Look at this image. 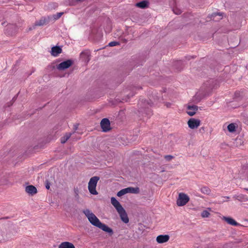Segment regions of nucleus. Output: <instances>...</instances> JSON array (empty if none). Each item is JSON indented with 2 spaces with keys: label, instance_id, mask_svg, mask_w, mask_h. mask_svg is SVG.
<instances>
[{
  "label": "nucleus",
  "instance_id": "393cba45",
  "mask_svg": "<svg viewBox=\"0 0 248 248\" xmlns=\"http://www.w3.org/2000/svg\"><path fill=\"white\" fill-rule=\"evenodd\" d=\"M119 45V42H116V41H113V42H110L108 44V46H116Z\"/></svg>",
  "mask_w": 248,
  "mask_h": 248
},
{
  "label": "nucleus",
  "instance_id": "ddd939ff",
  "mask_svg": "<svg viewBox=\"0 0 248 248\" xmlns=\"http://www.w3.org/2000/svg\"><path fill=\"white\" fill-rule=\"evenodd\" d=\"M222 219L231 225L234 226H237L239 225L238 223L231 217H223Z\"/></svg>",
  "mask_w": 248,
  "mask_h": 248
},
{
  "label": "nucleus",
  "instance_id": "f03ea898",
  "mask_svg": "<svg viewBox=\"0 0 248 248\" xmlns=\"http://www.w3.org/2000/svg\"><path fill=\"white\" fill-rule=\"evenodd\" d=\"M99 179L100 178L98 176H93L90 178L88 183V188L91 194L94 195L98 194V192L96 190V187Z\"/></svg>",
  "mask_w": 248,
  "mask_h": 248
},
{
  "label": "nucleus",
  "instance_id": "4468645a",
  "mask_svg": "<svg viewBox=\"0 0 248 248\" xmlns=\"http://www.w3.org/2000/svg\"><path fill=\"white\" fill-rule=\"evenodd\" d=\"M62 52V49L59 46H54L51 48V54L54 57L58 56Z\"/></svg>",
  "mask_w": 248,
  "mask_h": 248
},
{
  "label": "nucleus",
  "instance_id": "2f4dec72",
  "mask_svg": "<svg viewBox=\"0 0 248 248\" xmlns=\"http://www.w3.org/2000/svg\"><path fill=\"white\" fill-rule=\"evenodd\" d=\"M245 190H248V188H245Z\"/></svg>",
  "mask_w": 248,
  "mask_h": 248
},
{
  "label": "nucleus",
  "instance_id": "c85d7f7f",
  "mask_svg": "<svg viewBox=\"0 0 248 248\" xmlns=\"http://www.w3.org/2000/svg\"><path fill=\"white\" fill-rule=\"evenodd\" d=\"M46 188L47 189H49V185H46Z\"/></svg>",
  "mask_w": 248,
  "mask_h": 248
},
{
  "label": "nucleus",
  "instance_id": "20e7f679",
  "mask_svg": "<svg viewBox=\"0 0 248 248\" xmlns=\"http://www.w3.org/2000/svg\"><path fill=\"white\" fill-rule=\"evenodd\" d=\"M189 201V197L184 193H180L176 201L178 206L185 205Z\"/></svg>",
  "mask_w": 248,
  "mask_h": 248
},
{
  "label": "nucleus",
  "instance_id": "b1692460",
  "mask_svg": "<svg viewBox=\"0 0 248 248\" xmlns=\"http://www.w3.org/2000/svg\"><path fill=\"white\" fill-rule=\"evenodd\" d=\"M62 15H63V13L62 12L58 13L54 15L53 16V17L54 20H57V19H59V18H60V17Z\"/></svg>",
  "mask_w": 248,
  "mask_h": 248
},
{
  "label": "nucleus",
  "instance_id": "6e6552de",
  "mask_svg": "<svg viewBox=\"0 0 248 248\" xmlns=\"http://www.w3.org/2000/svg\"><path fill=\"white\" fill-rule=\"evenodd\" d=\"M80 60L85 64L90 60V53L88 51H83L80 54Z\"/></svg>",
  "mask_w": 248,
  "mask_h": 248
},
{
  "label": "nucleus",
  "instance_id": "412c9836",
  "mask_svg": "<svg viewBox=\"0 0 248 248\" xmlns=\"http://www.w3.org/2000/svg\"><path fill=\"white\" fill-rule=\"evenodd\" d=\"M71 133H66L63 137L61 139V142L62 143H64L71 137Z\"/></svg>",
  "mask_w": 248,
  "mask_h": 248
},
{
  "label": "nucleus",
  "instance_id": "f257e3e1",
  "mask_svg": "<svg viewBox=\"0 0 248 248\" xmlns=\"http://www.w3.org/2000/svg\"><path fill=\"white\" fill-rule=\"evenodd\" d=\"M83 213L87 217L90 223L96 227L101 229L103 231L107 232L110 234L113 233L112 230L107 225L102 223L97 217L89 209H85L83 211Z\"/></svg>",
  "mask_w": 248,
  "mask_h": 248
},
{
  "label": "nucleus",
  "instance_id": "39448f33",
  "mask_svg": "<svg viewBox=\"0 0 248 248\" xmlns=\"http://www.w3.org/2000/svg\"><path fill=\"white\" fill-rule=\"evenodd\" d=\"M201 121L195 118H190L187 122V124L191 129L197 128L201 125Z\"/></svg>",
  "mask_w": 248,
  "mask_h": 248
},
{
  "label": "nucleus",
  "instance_id": "423d86ee",
  "mask_svg": "<svg viewBox=\"0 0 248 248\" xmlns=\"http://www.w3.org/2000/svg\"><path fill=\"white\" fill-rule=\"evenodd\" d=\"M73 63V62L71 60H68L63 62L57 65V68L59 70H63L69 68Z\"/></svg>",
  "mask_w": 248,
  "mask_h": 248
},
{
  "label": "nucleus",
  "instance_id": "dca6fc26",
  "mask_svg": "<svg viewBox=\"0 0 248 248\" xmlns=\"http://www.w3.org/2000/svg\"><path fill=\"white\" fill-rule=\"evenodd\" d=\"M233 198L241 202H245L248 201L247 196L243 194H239L233 196Z\"/></svg>",
  "mask_w": 248,
  "mask_h": 248
},
{
  "label": "nucleus",
  "instance_id": "4be33fe9",
  "mask_svg": "<svg viewBox=\"0 0 248 248\" xmlns=\"http://www.w3.org/2000/svg\"><path fill=\"white\" fill-rule=\"evenodd\" d=\"M201 191L204 194L208 195L211 192V190L209 188L206 186H204L201 188Z\"/></svg>",
  "mask_w": 248,
  "mask_h": 248
},
{
  "label": "nucleus",
  "instance_id": "7ed1b4c3",
  "mask_svg": "<svg viewBox=\"0 0 248 248\" xmlns=\"http://www.w3.org/2000/svg\"><path fill=\"white\" fill-rule=\"evenodd\" d=\"M140 192V188L138 187H128L127 188H125L122 189L120 191H119L117 195L118 197H121L127 193H133V194H138Z\"/></svg>",
  "mask_w": 248,
  "mask_h": 248
},
{
  "label": "nucleus",
  "instance_id": "f3484780",
  "mask_svg": "<svg viewBox=\"0 0 248 248\" xmlns=\"http://www.w3.org/2000/svg\"><path fill=\"white\" fill-rule=\"evenodd\" d=\"M59 248H75L74 245L69 242H64L62 243L59 246Z\"/></svg>",
  "mask_w": 248,
  "mask_h": 248
},
{
  "label": "nucleus",
  "instance_id": "bb28decb",
  "mask_svg": "<svg viewBox=\"0 0 248 248\" xmlns=\"http://www.w3.org/2000/svg\"><path fill=\"white\" fill-rule=\"evenodd\" d=\"M173 12L176 15H179L181 14V12L180 10L178 9L177 8H175L173 9Z\"/></svg>",
  "mask_w": 248,
  "mask_h": 248
},
{
  "label": "nucleus",
  "instance_id": "5701e85b",
  "mask_svg": "<svg viewBox=\"0 0 248 248\" xmlns=\"http://www.w3.org/2000/svg\"><path fill=\"white\" fill-rule=\"evenodd\" d=\"M209 215H210V213L207 210H204L201 213V216L202 217H207L209 216Z\"/></svg>",
  "mask_w": 248,
  "mask_h": 248
},
{
  "label": "nucleus",
  "instance_id": "1a4fd4ad",
  "mask_svg": "<svg viewBox=\"0 0 248 248\" xmlns=\"http://www.w3.org/2000/svg\"><path fill=\"white\" fill-rule=\"evenodd\" d=\"M120 215L121 220L125 223H127L129 222V218L128 217L124 209L120 210V211L117 212Z\"/></svg>",
  "mask_w": 248,
  "mask_h": 248
},
{
  "label": "nucleus",
  "instance_id": "a211bd4d",
  "mask_svg": "<svg viewBox=\"0 0 248 248\" xmlns=\"http://www.w3.org/2000/svg\"><path fill=\"white\" fill-rule=\"evenodd\" d=\"M16 27L13 25H9L7 26L6 28L7 33L9 35H12L13 33L16 32Z\"/></svg>",
  "mask_w": 248,
  "mask_h": 248
},
{
  "label": "nucleus",
  "instance_id": "7c9ffc66",
  "mask_svg": "<svg viewBox=\"0 0 248 248\" xmlns=\"http://www.w3.org/2000/svg\"><path fill=\"white\" fill-rule=\"evenodd\" d=\"M215 15L216 16H217V15H219V16H221V15H220V14H215Z\"/></svg>",
  "mask_w": 248,
  "mask_h": 248
},
{
  "label": "nucleus",
  "instance_id": "0eeeda50",
  "mask_svg": "<svg viewBox=\"0 0 248 248\" xmlns=\"http://www.w3.org/2000/svg\"><path fill=\"white\" fill-rule=\"evenodd\" d=\"M100 125L103 132H106L110 129L109 121L107 118H104L100 123Z\"/></svg>",
  "mask_w": 248,
  "mask_h": 248
},
{
  "label": "nucleus",
  "instance_id": "aec40b11",
  "mask_svg": "<svg viewBox=\"0 0 248 248\" xmlns=\"http://www.w3.org/2000/svg\"><path fill=\"white\" fill-rule=\"evenodd\" d=\"M227 129L230 132H234L236 130L235 124L233 123L229 124L227 126Z\"/></svg>",
  "mask_w": 248,
  "mask_h": 248
},
{
  "label": "nucleus",
  "instance_id": "6ab92c4d",
  "mask_svg": "<svg viewBox=\"0 0 248 248\" xmlns=\"http://www.w3.org/2000/svg\"><path fill=\"white\" fill-rule=\"evenodd\" d=\"M148 2L146 1H142L141 2L136 3L137 7L140 8H145L147 6Z\"/></svg>",
  "mask_w": 248,
  "mask_h": 248
},
{
  "label": "nucleus",
  "instance_id": "2eb2a0df",
  "mask_svg": "<svg viewBox=\"0 0 248 248\" xmlns=\"http://www.w3.org/2000/svg\"><path fill=\"white\" fill-rule=\"evenodd\" d=\"M170 238V236L168 235H160L156 238V241L158 243H163L167 242Z\"/></svg>",
  "mask_w": 248,
  "mask_h": 248
},
{
  "label": "nucleus",
  "instance_id": "c756f323",
  "mask_svg": "<svg viewBox=\"0 0 248 248\" xmlns=\"http://www.w3.org/2000/svg\"><path fill=\"white\" fill-rule=\"evenodd\" d=\"M224 198L226 199H228V200L229 199V198H230L229 197H228V196L224 197Z\"/></svg>",
  "mask_w": 248,
  "mask_h": 248
},
{
  "label": "nucleus",
  "instance_id": "9b49d317",
  "mask_svg": "<svg viewBox=\"0 0 248 248\" xmlns=\"http://www.w3.org/2000/svg\"><path fill=\"white\" fill-rule=\"evenodd\" d=\"M111 203L115 208L117 212L120 211V210L124 208L120 203L114 197L111 198Z\"/></svg>",
  "mask_w": 248,
  "mask_h": 248
},
{
  "label": "nucleus",
  "instance_id": "f8f14e48",
  "mask_svg": "<svg viewBox=\"0 0 248 248\" xmlns=\"http://www.w3.org/2000/svg\"><path fill=\"white\" fill-rule=\"evenodd\" d=\"M25 191L30 195H34L37 192L36 188L32 185L28 186L25 188Z\"/></svg>",
  "mask_w": 248,
  "mask_h": 248
},
{
  "label": "nucleus",
  "instance_id": "cd10ccee",
  "mask_svg": "<svg viewBox=\"0 0 248 248\" xmlns=\"http://www.w3.org/2000/svg\"><path fill=\"white\" fill-rule=\"evenodd\" d=\"M166 106H167V107H169L170 106V103H167L166 104Z\"/></svg>",
  "mask_w": 248,
  "mask_h": 248
},
{
  "label": "nucleus",
  "instance_id": "9d476101",
  "mask_svg": "<svg viewBox=\"0 0 248 248\" xmlns=\"http://www.w3.org/2000/svg\"><path fill=\"white\" fill-rule=\"evenodd\" d=\"M198 107L196 105L188 106L187 107V113L190 116H193L196 114L198 110Z\"/></svg>",
  "mask_w": 248,
  "mask_h": 248
},
{
  "label": "nucleus",
  "instance_id": "a878e982",
  "mask_svg": "<svg viewBox=\"0 0 248 248\" xmlns=\"http://www.w3.org/2000/svg\"><path fill=\"white\" fill-rule=\"evenodd\" d=\"M172 158L173 156L170 155H167L165 156V158L168 161H170L172 159Z\"/></svg>",
  "mask_w": 248,
  "mask_h": 248
}]
</instances>
